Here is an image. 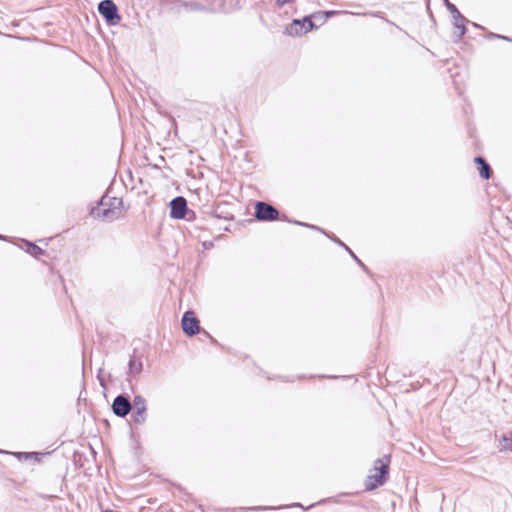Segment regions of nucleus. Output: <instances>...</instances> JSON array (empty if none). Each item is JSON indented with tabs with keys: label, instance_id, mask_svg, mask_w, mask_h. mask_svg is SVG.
<instances>
[{
	"label": "nucleus",
	"instance_id": "9",
	"mask_svg": "<svg viewBox=\"0 0 512 512\" xmlns=\"http://www.w3.org/2000/svg\"><path fill=\"white\" fill-rule=\"evenodd\" d=\"M133 407H134V412H133L134 422L137 424L144 423V421L146 419V416H145L146 401H145V399L140 395L135 396L134 400H133Z\"/></svg>",
	"mask_w": 512,
	"mask_h": 512
},
{
	"label": "nucleus",
	"instance_id": "4",
	"mask_svg": "<svg viewBox=\"0 0 512 512\" xmlns=\"http://www.w3.org/2000/svg\"><path fill=\"white\" fill-rule=\"evenodd\" d=\"M98 11L109 25H116L120 21L118 8L112 0H103L98 5Z\"/></svg>",
	"mask_w": 512,
	"mask_h": 512
},
{
	"label": "nucleus",
	"instance_id": "3",
	"mask_svg": "<svg viewBox=\"0 0 512 512\" xmlns=\"http://www.w3.org/2000/svg\"><path fill=\"white\" fill-rule=\"evenodd\" d=\"M389 463V456H384L374 462L373 473L368 475L365 483L367 490H373L385 483L386 476L388 475Z\"/></svg>",
	"mask_w": 512,
	"mask_h": 512
},
{
	"label": "nucleus",
	"instance_id": "17",
	"mask_svg": "<svg viewBox=\"0 0 512 512\" xmlns=\"http://www.w3.org/2000/svg\"><path fill=\"white\" fill-rule=\"evenodd\" d=\"M178 2H180L181 5L184 7H190V8H194V9L198 7L196 2L186 1V0H178Z\"/></svg>",
	"mask_w": 512,
	"mask_h": 512
},
{
	"label": "nucleus",
	"instance_id": "23",
	"mask_svg": "<svg viewBox=\"0 0 512 512\" xmlns=\"http://www.w3.org/2000/svg\"><path fill=\"white\" fill-rule=\"evenodd\" d=\"M471 24H472V26H473L474 28H476V29H482V26H481V25H479V24H477V23L472 22Z\"/></svg>",
	"mask_w": 512,
	"mask_h": 512
},
{
	"label": "nucleus",
	"instance_id": "19",
	"mask_svg": "<svg viewBox=\"0 0 512 512\" xmlns=\"http://www.w3.org/2000/svg\"><path fill=\"white\" fill-rule=\"evenodd\" d=\"M294 223L297 224V225H302V226L309 227L311 229L320 230V228H318V227H316L314 225H309V224L302 223V222H299V221H294Z\"/></svg>",
	"mask_w": 512,
	"mask_h": 512
},
{
	"label": "nucleus",
	"instance_id": "12",
	"mask_svg": "<svg viewBox=\"0 0 512 512\" xmlns=\"http://www.w3.org/2000/svg\"><path fill=\"white\" fill-rule=\"evenodd\" d=\"M498 448L501 452L512 451V435H502L499 438Z\"/></svg>",
	"mask_w": 512,
	"mask_h": 512
},
{
	"label": "nucleus",
	"instance_id": "2",
	"mask_svg": "<svg viewBox=\"0 0 512 512\" xmlns=\"http://www.w3.org/2000/svg\"><path fill=\"white\" fill-rule=\"evenodd\" d=\"M335 13V11H317L304 16L301 20L294 19L285 32H302L303 30L304 32H310L317 30Z\"/></svg>",
	"mask_w": 512,
	"mask_h": 512
},
{
	"label": "nucleus",
	"instance_id": "24",
	"mask_svg": "<svg viewBox=\"0 0 512 512\" xmlns=\"http://www.w3.org/2000/svg\"><path fill=\"white\" fill-rule=\"evenodd\" d=\"M292 506H294V507H301V504H299V503H295V504H293Z\"/></svg>",
	"mask_w": 512,
	"mask_h": 512
},
{
	"label": "nucleus",
	"instance_id": "26",
	"mask_svg": "<svg viewBox=\"0 0 512 512\" xmlns=\"http://www.w3.org/2000/svg\"><path fill=\"white\" fill-rule=\"evenodd\" d=\"M22 40H30L31 38L29 37H26V38H21Z\"/></svg>",
	"mask_w": 512,
	"mask_h": 512
},
{
	"label": "nucleus",
	"instance_id": "8",
	"mask_svg": "<svg viewBox=\"0 0 512 512\" xmlns=\"http://www.w3.org/2000/svg\"><path fill=\"white\" fill-rule=\"evenodd\" d=\"M187 212V201L184 197L178 196L170 202V217L183 219Z\"/></svg>",
	"mask_w": 512,
	"mask_h": 512
},
{
	"label": "nucleus",
	"instance_id": "16",
	"mask_svg": "<svg viewBox=\"0 0 512 512\" xmlns=\"http://www.w3.org/2000/svg\"><path fill=\"white\" fill-rule=\"evenodd\" d=\"M346 251H348V253L351 255V257L363 268L366 270V266L362 263V261L353 253V251L349 248V247H346L345 249Z\"/></svg>",
	"mask_w": 512,
	"mask_h": 512
},
{
	"label": "nucleus",
	"instance_id": "20",
	"mask_svg": "<svg viewBox=\"0 0 512 512\" xmlns=\"http://www.w3.org/2000/svg\"><path fill=\"white\" fill-rule=\"evenodd\" d=\"M491 35L495 36L496 38H500V39L512 42V38L506 37V36H504L502 34H491Z\"/></svg>",
	"mask_w": 512,
	"mask_h": 512
},
{
	"label": "nucleus",
	"instance_id": "11",
	"mask_svg": "<svg viewBox=\"0 0 512 512\" xmlns=\"http://www.w3.org/2000/svg\"><path fill=\"white\" fill-rule=\"evenodd\" d=\"M129 366V374L132 376L139 375L142 371L143 364L140 359H135L134 356H132L128 363Z\"/></svg>",
	"mask_w": 512,
	"mask_h": 512
},
{
	"label": "nucleus",
	"instance_id": "25",
	"mask_svg": "<svg viewBox=\"0 0 512 512\" xmlns=\"http://www.w3.org/2000/svg\"><path fill=\"white\" fill-rule=\"evenodd\" d=\"M462 35H463L462 33H459V34L457 35V36H458V39H461V36H462Z\"/></svg>",
	"mask_w": 512,
	"mask_h": 512
},
{
	"label": "nucleus",
	"instance_id": "13",
	"mask_svg": "<svg viewBox=\"0 0 512 512\" xmlns=\"http://www.w3.org/2000/svg\"><path fill=\"white\" fill-rule=\"evenodd\" d=\"M454 18V26L460 30V32H467V28L465 26L466 22H469L461 13L458 11L456 15H453Z\"/></svg>",
	"mask_w": 512,
	"mask_h": 512
},
{
	"label": "nucleus",
	"instance_id": "14",
	"mask_svg": "<svg viewBox=\"0 0 512 512\" xmlns=\"http://www.w3.org/2000/svg\"><path fill=\"white\" fill-rule=\"evenodd\" d=\"M26 244L28 246L27 252L35 258H39L45 253L43 249L34 243L26 242Z\"/></svg>",
	"mask_w": 512,
	"mask_h": 512
},
{
	"label": "nucleus",
	"instance_id": "18",
	"mask_svg": "<svg viewBox=\"0 0 512 512\" xmlns=\"http://www.w3.org/2000/svg\"><path fill=\"white\" fill-rule=\"evenodd\" d=\"M286 506H279L277 507V509H282V508H285ZM255 510H273V509H276V507H264V506H259V507H255L254 508Z\"/></svg>",
	"mask_w": 512,
	"mask_h": 512
},
{
	"label": "nucleus",
	"instance_id": "21",
	"mask_svg": "<svg viewBox=\"0 0 512 512\" xmlns=\"http://www.w3.org/2000/svg\"><path fill=\"white\" fill-rule=\"evenodd\" d=\"M333 240L339 244L340 246L344 247V249H346V247H348L346 244H344L341 240H339L338 238H333Z\"/></svg>",
	"mask_w": 512,
	"mask_h": 512
},
{
	"label": "nucleus",
	"instance_id": "1",
	"mask_svg": "<svg viewBox=\"0 0 512 512\" xmlns=\"http://www.w3.org/2000/svg\"><path fill=\"white\" fill-rule=\"evenodd\" d=\"M122 206L123 201L121 198L104 195L98 206L92 208L91 215L94 218L111 222L120 218L122 215Z\"/></svg>",
	"mask_w": 512,
	"mask_h": 512
},
{
	"label": "nucleus",
	"instance_id": "10",
	"mask_svg": "<svg viewBox=\"0 0 512 512\" xmlns=\"http://www.w3.org/2000/svg\"><path fill=\"white\" fill-rule=\"evenodd\" d=\"M475 163L479 166V174L484 179H489L491 176V167L482 157H476Z\"/></svg>",
	"mask_w": 512,
	"mask_h": 512
},
{
	"label": "nucleus",
	"instance_id": "15",
	"mask_svg": "<svg viewBox=\"0 0 512 512\" xmlns=\"http://www.w3.org/2000/svg\"><path fill=\"white\" fill-rule=\"evenodd\" d=\"M444 2L446 4L447 9L451 12L452 15H456V13H458L459 10L457 9V7L454 4L450 3L449 0H444Z\"/></svg>",
	"mask_w": 512,
	"mask_h": 512
},
{
	"label": "nucleus",
	"instance_id": "27",
	"mask_svg": "<svg viewBox=\"0 0 512 512\" xmlns=\"http://www.w3.org/2000/svg\"><path fill=\"white\" fill-rule=\"evenodd\" d=\"M2 238H3V236H2V235H0V239H2Z\"/></svg>",
	"mask_w": 512,
	"mask_h": 512
},
{
	"label": "nucleus",
	"instance_id": "5",
	"mask_svg": "<svg viewBox=\"0 0 512 512\" xmlns=\"http://www.w3.org/2000/svg\"><path fill=\"white\" fill-rule=\"evenodd\" d=\"M279 211L266 202H257L255 206V217L260 221H274L278 219Z\"/></svg>",
	"mask_w": 512,
	"mask_h": 512
},
{
	"label": "nucleus",
	"instance_id": "22",
	"mask_svg": "<svg viewBox=\"0 0 512 512\" xmlns=\"http://www.w3.org/2000/svg\"><path fill=\"white\" fill-rule=\"evenodd\" d=\"M458 75H459L458 73H456V74H451V77L453 78V81H454L455 85H458V81H457V79H456V76H458Z\"/></svg>",
	"mask_w": 512,
	"mask_h": 512
},
{
	"label": "nucleus",
	"instance_id": "6",
	"mask_svg": "<svg viewBox=\"0 0 512 512\" xmlns=\"http://www.w3.org/2000/svg\"><path fill=\"white\" fill-rule=\"evenodd\" d=\"M132 409V404L127 396L118 395L112 403L113 413L118 417L127 416Z\"/></svg>",
	"mask_w": 512,
	"mask_h": 512
},
{
	"label": "nucleus",
	"instance_id": "7",
	"mask_svg": "<svg viewBox=\"0 0 512 512\" xmlns=\"http://www.w3.org/2000/svg\"><path fill=\"white\" fill-rule=\"evenodd\" d=\"M182 329L188 336H193L199 332V320L194 312L187 311L184 313L182 317Z\"/></svg>",
	"mask_w": 512,
	"mask_h": 512
}]
</instances>
